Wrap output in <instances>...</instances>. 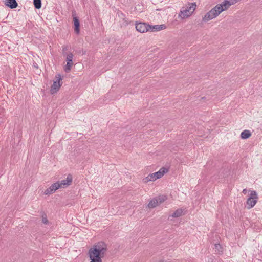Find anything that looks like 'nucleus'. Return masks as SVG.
Returning <instances> with one entry per match:
<instances>
[{
  "label": "nucleus",
  "instance_id": "17",
  "mask_svg": "<svg viewBox=\"0 0 262 262\" xmlns=\"http://www.w3.org/2000/svg\"><path fill=\"white\" fill-rule=\"evenodd\" d=\"M156 199L158 201V204H160L164 202L167 199V198L165 195H160L156 197Z\"/></svg>",
  "mask_w": 262,
  "mask_h": 262
},
{
  "label": "nucleus",
  "instance_id": "18",
  "mask_svg": "<svg viewBox=\"0 0 262 262\" xmlns=\"http://www.w3.org/2000/svg\"><path fill=\"white\" fill-rule=\"evenodd\" d=\"M33 4L36 9H39L41 7V0H33Z\"/></svg>",
  "mask_w": 262,
  "mask_h": 262
},
{
  "label": "nucleus",
  "instance_id": "20",
  "mask_svg": "<svg viewBox=\"0 0 262 262\" xmlns=\"http://www.w3.org/2000/svg\"><path fill=\"white\" fill-rule=\"evenodd\" d=\"M142 181H143V183H147L148 182H149L150 181H152V180H151V178H150V175L149 174L148 176L144 178Z\"/></svg>",
  "mask_w": 262,
  "mask_h": 262
},
{
  "label": "nucleus",
  "instance_id": "21",
  "mask_svg": "<svg viewBox=\"0 0 262 262\" xmlns=\"http://www.w3.org/2000/svg\"><path fill=\"white\" fill-rule=\"evenodd\" d=\"M242 192L244 194H246L247 192V190L246 189H244Z\"/></svg>",
  "mask_w": 262,
  "mask_h": 262
},
{
  "label": "nucleus",
  "instance_id": "6",
  "mask_svg": "<svg viewBox=\"0 0 262 262\" xmlns=\"http://www.w3.org/2000/svg\"><path fill=\"white\" fill-rule=\"evenodd\" d=\"M168 172V169L165 167L161 168L158 171L149 174L152 181H154L158 179L161 178L165 173Z\"/></svg>",
  "mask_w": 262,
  "mask_h": 262
},
{
  "label": "nucleus",
  "instance_id": "3",
  "mask_svg": "<svg viewBox=\"0 0 262 262\" xmlns=\"http://www.w3.org/2000/svg\"><path fill=\"white\" fill-rule=\"evenodd\" d=\"M56 78L57 79V80L54 81L53 84L51 86V93L52 94H54L56 93L57 91H58L62 84V79L60 75H56Z\"/></svg>",
  "mask_w": 262,
  "mask_h": 262
},
{
  "label": "nucleus",
  "instance_id": "16",
  "mask_svg": "<svg viewBox=\"0 0 262 262\" xmlns=\"http://www.w3.org/2000/svg\"><path fill=\"white\" fill-rule=\"evenodd\" d=\"M214 250L216 253L221 254L223 252V248L219 244H215L214 245Z\"/></svg>",
  "mask_w": 262,
  "mask_h": 262
},
{
  "label": "nucleus",
  "instance_id": "15",
  "mask_svg": "<svg viewBox=\"0 0 262 262\" xmlns=\"http://www.w3.org/2000/svg\"><path fill=\"white\" fill-rule=\"evenodd\" d=\"M74 25L75 31L76 33H79V21L78 19L76 17L73 18Z\"/></svg>",
  "mask_w": 262,
  "mask_h": 262
},
{
  "label": "nucleus",
  "instance_id": "19",
  "mask_svg": "<svg viewBox=\"0 0 262 262\" xmlns=\"http://www.w3.org/2000/svg\"><path fill=\"white\" fill-rule=\"evenodd\" d=\"M41 220H42V222L46 224V225H47L49 224V221L47 217V215L46 214H43L41 216Z\"/></svg>",
  "mask_w": 262,
  "mask_h": 262
},
{
  "label": "nucleus",
  "instance_id": "14",
  "mask_svg": "<svg viewBox=\"0 0 262 262\" xmlns=\"http://www.w3.org/2000/svg\"><path fill=\"white\" fill-rule=\"evenodd\" d=\"M251 136V133L249 130H245L241 134V138L246 139L249 138Z\"/></svg>",
  "mask_w": 262,
  "mask_h": 262
},
{
  "label": "nucleus",
  "instance_id": "1",
  "mask_svg": "<svg viewBox=\"0 0 262 262\" xmlns=\"http://www.w3.org/2000/svg\"><path fill=\"white\" fill-rule=\"evenodd\" d=\"M107 251V246L104 242H99L90 248L88 255L90 262H102V258L104 257Z\"/></svg>",
  "mask_w": 262,
  "mask_h": 262
},
{
  "label": "nucleus",
  "instance_id": "10",
  "mask_svg": "<svg viewBox=\"0 0 262 262\" xmlns=\"http://www.w3.org/2000/svg\"><path fill=\"white\" fill-rule=\"evenodd\" d=\"M166 28V26L164 24L162 25H151V29L149 31L156 32L162 30H163Z\"/></svg>",
  "mask_w": 262,
  "mask_h": 262
},
{
  "label": "nucleus",
  "instance_id": "9",
  "mask_svg": "<svg viewBox=\"0 0 262 262\" xmlns=\"http://www.w3.org/2000/svg\"><path fill=\"white\" fill-rule=\"evenodd\" d=\"M72 182V177L71 174H69L66 179L58 181V183L61 186V188H64L69 186Z\"/></svg>",
  "mask_w": 262,
  "mask_h": 262
},
{
  "label": "nucleus",
  "instance_id": "13",
  "mask_svg": "<svg viewBox=\"0 0 262 262\" xmlns=\"http://www.w3.org/2000/svg\"><path fill=\"white\" fill-rule=\"evenodd\" d=\"M158 205V201L156 198H154L149 201L147 206L149 208H153L157 206Z\"/></svg>",
  "mask_w": 262,
  "mask_h": 262
},
{
  "label": "nucleus",
  "instance_id": "11",
  "mask_svg": "<svg viewBox=\"0 0 262 262\" xmlns=\"http://www.w3.org/2000/svg\"><path fill=\"white\" fill-rule=\"evenodd\" d=\"M5 4L12 9L16 8L18 5L16 0H6Z\"/></svg>",
  "mask_w": 262,
  "mask_h": 262
},
{
  "label": "nucleus",
  "instance_id": "4",
  "mask_svg": "<svg viewBox=\"0 0 262 262\" xmlns=\"http://www.w3.org/2000/svg\"><path fill=\"white\" fill-rule=\"evenodd\" d=\"M136 29L140 33H146L151 29V25L146 23H139L136 24Z\"/></svg>",
  "mask_w": 262,
  "mask_h": 262
},
{
  "label": "nucleus",
  "instance_id": "2",
  "mask_svg": "<svg viewBox=\"0 0 262 262\" xmlns=\"http://www.w3.org/2000/svg\"><path fill=\"white\" fill-rule=\"evenodd\" d=\"M196 6V5L195 3H189L186 7L182 8L179 16L182 19L189 17L195 10Z\"/></svg>",
  "mask_w": 262,
  "mask_h": 262
},
{
  "label": "nucleus",
  "instance_id": "7",
  "mask_svg": "<svg viewBox=\"0 0 262 262\" xmlns=\"http://www.w3.org/2000/svg\"><path fill=\"white\" fill-rule=\"evenodd\" d=\"M61 188V186L58 183V182L53 183L51 185L50 187L47 188L44 192L46 195H50L54 193L57 189Z\"/></svg>",
  "mask_w": 262,
  "mask_h": 262
},
{
  "label": "nucleus",
  "instance_id": "5",
  "mask_svg": "<svg viewBox=\"0 0 262 262\" xmlns=\"http://www.w3.org/2000/svg\"><path fill=\"white\" fill-rule=\"evenodd\" d=\"M257 195L255 191H251L250 196L247 199V204L248 205V208L250 209L253 207L256 203Z\"/></svg>",
  "mask_w": 262,
  "mask_h": 262
},
{
  "label": "nucleus",
  "instance_id": "8",
  "mask_svg": "<svg viewBox=\"0 0 262 262\" xmlns=\"http://www.w3.org/2000/svg\"><path fill=\"white\" fill-rule=\"evenodd\" d=\"M73 57V55L72 53H69L67 55L66 58L67 64L64 67V71L66 72H69L71 70V69L73 65V62L72 61Z\"/></svg>",
  "mask_w": 262,
  "mask_h": 262
},
{
  "label": "nucleus",
  "instance_id": "12",
  "mask_svg": "<svg viewBox=\"0 0 262 262\" xmlns=\"http://www.w3.org/2000/svg\"><path fill=\"white\" fill-rule=\"evenodd\" d=\"M184 214H185L184 210L180 208L176 210L171 216L173 217H178Z\"/></svg>",
  "mask_w": 262,
  "mask_h": 262
}]
</instances>
